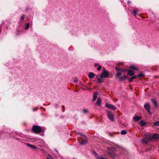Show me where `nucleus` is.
Listing matches in <instances>:
<instances>
[{
    "mask_svg": "<svg viewBox=\"0 0 159 159\" xmlns=\"http://www.w3.org/2000/svg\"><path fill=\"white\" fill-rule=\"evenodd\" d=\"M33 131L36 134H39L41 132L42 129L41 127L38 125H34L32 127Z\"/></svg>",
    "mask_w": 159,
    "mask_h": 159,
    "instance_id": "1",
    "label": "nucleus"
},
{
    "mask_svg": "<svg viewBox=\"0 0 159 159\" xmlns=\"http://www.w3.org/2000/svg\"><path fill=\"white\" fill-rule=\"evenodd\" d=\"M121 75V73H117L116 76L117 78L119 79V80L123 82L125 81L127 78V76L126 75H125L121 77H120V76Z\"/></svg>",
    "mask_w": 159,
    "mask_h": 159,
    "instance_id": "2",
    "label": "nucleus"
},
{
    "mask_svg": "<svg viewBox=\"0 0 159 159\" xmlns=\"http://www.w3.org/2000/svg\"><path fill=\"white\" fill-rule=\"evenodd\" d=\"M106 112L107 116L110 120L112 121H114L115 120V118L113 113L108 111H107Z\"/></svg>",
    "mask_w": 159,
    "mask_h": 159,
    "instance_id": "3",
    "label": "nucleus"
},
{
    "mask_svg": "<svg viewBox=\"0 0 159 159\" xmlns=\"http://www.w3.org/2000/svg\"><path fill=\"white\" fill-rule=\"evenodd\" d=\"M109 75L108 74V72L105 69L103 68V70L102 74L100 75V77L101 78H105L107 77H108Z\"/></svg>",
    "mask_w": 159,
    "mask_h": 159,
    "instance_id": "4",
    "label": "nucleus"
},
{
    "mask_svg": "<svg viewBox=\"0 0 159 159\" xmlns=\"http://www.w3.org/2000/svg\"><path fill=\"white\" fill-rule=\"evenodd\" d=\"M106 107L108 109H112L113 110H115L116 109V107L113 105L109 104L108 103H106L105 104Z\"/></svg>",
    "mask_w": 159,
    "mask_h": 159,
    "instance_id": "5",
    "label": "nucleus"
},
{
    "mask_svg": "<svg viewBox=\"0 0 159 159\" xmlns=\"http://www.w3.org/2000/svg\"><path fill=\"white\" fill-rule=\"evenodd\" d=\"M144 107L149 114H151L150 111V107L148 104L145 103L144 105Z\"/></svg>",
    "mask_w": 159,
    "mask_h": 159,
    "instance_id": "6",
    "label": "nucleus"
},
{
    "mask_svg": "<svg viewBox=\"0 0 159 159\" xmlns=\"http://www.w3.org/2000/svg\"><path fill=\"white\" fill-rule=\"evenodd\" d=\"M108 155L113 158H115L117 157V155L112 151H111L108 153Z\"/></svg>",
    "mask_w": 159,
    "mask_h": 159,
    "instance_id": "7",
    "label": "nucleus"
},
{
    "mask_svg": "<svg viewBox=\"0 0 159 159\" xmlns=\"http://www.w3.org/2000/svg\"><path fill=\"white\" fill-rule=\"evenodd\" d=\"M88 142V140L86 138L84 139H82L81 141H79V143L82 144V145H86Z\"/></svg>",
    "mask_w": 159,
    "mask_h": 159,
    "instance_id": "8",
    "label": "nucleus"
},
{
    "mask_svg": "<svg viewBox=\"0 0 159 159\" xmlns=\"http://www.w3.org/2000/svg\"><path fill=\"white\" fill-rule=\"evenodd\" d=\"M98 93L97 92H95L93 94V97L92 99V102H94L96 101L97 97V94Z\"/></svg>",
    "mask_w": 159,
    "mask_h": 159,
    "instance_id": "9",
    "label": "nucleus"
},
{
    "mask_svg": "<svg viewBox=\"0 0 159 159\" xmlns=\"http://www.w3.org/2000/svg\"><path fill=\"white\" fill-rule=\"evenodd\" d=\"M152 138L154 139H157L159 138V134H154L152 135Z\"/></svg>",
    "mask_w": 159,
    "mask_h": 159,
    "instance_id": "10",
    "label": "nucleus"
},
{
    "mask_svg": "<svg viewBox=\"0 0 159 159\" xmlns=\"http://www.w3.org/2000/svg\"><path fill=\"white\" fill-rule=\"evenodd\" d=\"M95 74L93 72H90L88 75V76L90 79H92L93 78Z\"/></svg>",
    "mask_w": 159,
    "mask_h": 159,
    "instance_id": "11",
    "label": "nucleus"
},
{
    "mask_svg": "<svg viewBox=\"0 0 159 159\" xmlns=\"http://www.w3.org/2000/svg\"><path fill=\"white\" fill-rule=\"evenodd\" d=\"M26 144L28 147H30L32 149H35L36 148V147L34 145H31L30 143H27Z\"/></svg>",
    "mask_w": 159,
    "mask_h": 159,
    "instance_id": "12",
    "label": "nucleus"
},
{
    "mask_svg": "<svg viewBox=\"0 0 159 159\" xmlns=\"http://www.w3.org/2000/svg\"><path fill=\"white\" fill-rule=\"evenodd\" d=\"M133 119L134 120L135 122H137L140 120L141 118L138 116H136L134 117Z\"/></svg>",
    "mask_w": 159,
    "mask_h": 159,
    "instance_id": "13",
    "label": "nucleus"
},
{
    "mask_svg": "<svg viewBox=\"0 0 159 159\" xmlns=\"http://www.w3.org/2000/svg\"><path fill=\"white\" fill-rule=\"evenodd\" d=\"M92 153L96 157V158L99 159L98 155L96 152L95 151H93L92 152Z\"/></svg>",
    "mask_w": 159,
    "mask_h": 159,
    "instance_id": "14",
    "label": "nucleus"
},
{
    "mask_svg": "<svg viewBox=\"0 0 159 159\" xmlns=\"http://www.w3.org/2000/svg\"><path fill=\"white\" fill-rule=\"evenodd\" d=\"M95 106L96 107L99 106V97L98 98L97 102L95 103Z\"/></svg>",
    "mask_w": 159,
    "mask_h": 159,
    "instance_id": "15",
    "label": "nucleus"
},
{
    "mask_svg": "<svg viewBox=\"0 0 159 159\" xmlns=\"http://www.w3.org/2000/svg\"><path fill=\"white\" fill-rule=\"evenodd\" d=\"M128 71V75L130 76H132L134 74V72L132 71V70H129L127 71Z\"/></svg>",
    "mask_w": 159,
    "mask_h": 159,
    "instance_id": "16",
    "label": "nucleus"
},
{
    "mask_svg": "<svg viewBox=\"0 0 159 159\" xmlns=\"http://www.w3.org/2000/svg\"><path fill=\"white\" fill-rule=\"evenodd\" d=\"M139 123L141 126H144L145 125V122L143 120H141L139 122Z\"/></svg>",
    "mask_w": 159,
    "mask_h": 159,
    "instance_id": "17",
    "label": "nucleus"
},
{
    "mask_svg": "<svg viewBox=\"0 0 159 159\" xmlns=\"http://www.w3.org/2000/svg\"><path fill=\"white\" fill-rule=\"evenodd\" d=\"M152 102L153 105L157 107V102L154 99H152Z\"/></svg>",
    "mask_w": 159,
    "mask_h": 159,
    "instance_id": "18",
    "label": "nucleus"
},
{
    "mask_svg": "<svg viewBox=\"0 0 159 159\" xmlns=\"http://www.w3.org/2000/svg\"><path fill=\"white\" fill-rule=\"evenodd\" d=\"M130 68L131 69L135 71H137V70H139V69L137 67H136L135 66H131L130 67Z\"/></svg>",
    "mask_w": 159,
    "mask_h": 159,
    "instance_id": "19",
    "label": "nucleus"
},
{
    "mask_svg": "<svg viewBox=\"0 0 159 159\" xmlns=\"http://www.w3.org/2000/svg\"><path fill=\"white\" fill-rule=\"evenodd\" d=\"M138 11L136 10H135L133 11V13L134 15L135 16H136V15H138L139 14L138 13Z\"/></svg>",
    "mask_w": 159,
    "mask_h": 159,
    "instance_id": "20",
    "label": "nucleus"
},
{
    "mask_svg": "<svg viewBox=\"0 0 159 159\" xmlns=\"http://www.w3.org/2000/svg\"><path fill=\"white\" fill-rule=\"evenodd\" d=\"M30 25V23H28L25 25V29L26 30H27L29 27Z\"/></svg>",
    "mask_w": 159,
    "mask_h": 159,
    "instance_id": "21",
    "label": "nucleus"
},
{
    "mask_svg": "<svg viewBox=\"0 0 159 159\" xmlns=\"http://www.w3.org/2000/svg\"><path fill=\"white\" fill-rule=\"evenodd\" d=\"M127 132L125 130H122L121 132V134L122 135L125 134Z\"/></svg>",
    "mask_w": 159,
    "mask_h": 159,
    "instance_id": "22",
    "label": "nucleus"
},
{
    "mask_svg": "<svg viewBox=\"0 0 159 159\" xmlns=\"http://www.w3.org/2000/svg\"><path fill=\"white\" fill-rule=\"evenodd\" d=\"M155 126H159V121H157L155 122L153 124Z\"/></svg>",
    "mask_w": 159,
    "mask_h": 159,
    "instance_id": "23",
    "label": "nucleus"
},
{
    "mask_svg": "<svg viewBox=\"0 0 159 159\" xmlns=\"http://www.w3.org/2000/svg\"><path fill=\"white\" fill-rule=\"evenodd\" d=\"M138 77H142L144 76V74L142 73H139L138 75Z\"/></svg>",
    "mask_w": 159,
    "mask_h": 159,
    "instance_id": "24",
    "label": "nucleus"
},
{
    "mask_svg": "<svg viewBox=\"0 0 159 159\" xmlns=\"http://www.w3.org/2000/svg\"><path fill=\"white\" fill-rule=\"evenodd\" d=\"M47 159H53L52 157L50 155H48L47 156Z\"/></svg>",
    "mask_w": 159,
    "mask_h": 159,
    "instance_id": "25",
    "label": "nucleus"
},
{
    "mask_svg": "<svg viewBox=\"0 0 159 159\" xmlns=\"http://www.w3.org/2000/svg\"><path fill=\"white\" fill-rule=\"evenodd\" d=\"M128 70H125V69H120V72H118V73H121V74L123 72L125 71H127Z\"/></svg>",
    "mask_w": 159,
    "mask_h": 159,
    "instance_id": "26",
    "label": "nucleus"
},
{
    "mask_svg": "<svg viewBox=\"0 0 159 159\" xmlns=\"http://www.w3.org/2000/svg\"><path fill=\"white\" fill-rule=\"evenodd\" d=\"M94 66L96 67H97V66H98V67L97 68V70L98 71H99V65L98 64L95 63Z\"/></svg>",
    "mask_w": 159,
    "mask_h": 159,
    "instance_id": "27",
    "label": "nucleus"
},
{
    "mask_svg": "<svg viewBox=\"0 0 159 159\" xmlns=\"http://www.w3.org/2000/svg\"><path fill=\"white\" fill-rule=\"evenodd\" d=\"M134 78H133V76L131 77L130 78L129 80V81L131 82L132 80H134Z\"/></svg>",
    "mask_w": 159,
    "mask_h": 159,
    "instance_id": "28",
    "label": "nucleus"
},
{
    "mask_svg": "<svg viewBox=\"0 0 159 159\" xmlns=\"http://www.w3.org/2000/svg\"><path fill=\"white\" fill-rule=\"evenodd\" d=\"M88 111L86 109H84L83 110V112L85 114H86L88 112Z\"/></svg>",
    "mask_w": 159,
    "mask_h": 159,
    "instance_id": "29",
    "label": "nucleus"
},
{
    "mask_svg": "<svg viewBox=\"0 0 159 159\" xmlns=\"http://www.w3.org/2000/svg\"><path fill=\"white\" fill-rule=\"evenodd\" d=\"M25 16L23 15L20 18V20H23L25 18Z\"/></svg>",
    "mask_w": 159,
    "mask_h": 159,
    "instance_id": "30",
    "label": "nucleus"
},
{
    "mask_svg": "<svg viewBox=\"0 0 159 159\" xmlns=\"http://www.w3.org/2000/svg\"><path fill=\"white\" fill-rule=\"evenodd\" d=\"M74 81L75 82L77 83L78 82V79L76 78H75L74 79Z\"/></svg>",
    "mask_w": 159,
    "mask_h": 159,
    "instance_id": "31",
    "label": "nucleus"
},
{
    "mask_svg": "<svg viewBox=\"0 0 159 159\" xmlns=\"http://www.w3.org/2000/svg\"><path fill=\"white\" fill-rule=\"evenodd\" d=\"M98 74L97 75V78L98 80V83H99V78L98 77Z\"/></svg>",
    "mask_w": 159,
    "mask_h": 159,
    "instance_id": "32",
    "label": "nucleus"
},
{
    "mask_svg": "<svg viewBox=\"0 0 159 159\" xmlns=\"http://www.w3.org/2000/svg\"><path fill=\"white\" fill-rule=\"evenodd\" d=\"M78 134H79V135H82L84 137H85V135L82 134L81 133H78Z\"/></svg>",
    "mask_w": 159,
    "mask_h": 159,
    "instance_id": "33",
    "label": "nucleus"
},
{
    "mask_svg": "<svg viewBox=\"0 0 159 159\" xmlns=\"http://www.w3.org/2000/svg\"><path fill=\"white\" fill-rule=\"evenodd\" d=\"M133 77L134 79H136V78H137L138 77V75H134V76H133Z\"/></svg>",
    "mask_w": 159,
    "mask_h": 159,
    "instance_id": "34",
    "label": "nucleus"
},
{
    "mask_svg": "<svg viewBox=\"0 0 159 159\" xmlns=\"http://www.w3.org/2000/svg\"><path fill=\"white\" fill-rule=\"evenodd\" d=\"M115 69L117 71H120V70L117 67H116L115 68Z\"/></svg>",
    "mask_w": 159,
    "mask_h": 159,
    "instance_id": "35",
    "label": "nucleus"
},
{
    "mask_svg": "<svg viewBox=\"0 0 159 159\" xmlns=\"http://www.w3.org/2000/svg\"><path fill=\"white\" fill-rule=\"evenodd\" d=\"M100 159H107V158H105L104 157H100Z\"/></svg>",
    "mask_w": 159,
    "mask_h": 159,
    "instance_id": "36",
    "label": "nucleus"
},
{
    "mask_svg": "<svg viewBox=\"0 0 159 159\" xmlns=\"http://www.w3.org/2000/svg\"><path fill=\"white\" fill-rule=\"evenodd\" d=\"M109 148L110 149V150L111 151V149H114V147L110 148Z\"/></svg>",
    "mask_w": 159,
    "mask_h": 159,
    "instance_id": "37",
    "label": "nucleus"
},
{
    "mask_svg": "<svg viewBox=\"0 0 159 159\" xmlns=\"http://www.w3.org/2000/svg\"><path fill=\"white\" fill-rule=\"evenodd\" d=\"M148 139L149 140H151L152 139V138L151 137H149Z\"/></svg>",
    "mask_w": 159,
    "mask_h": 159,
    "instance_id": "38",
    "label": "nucleus"
},
{
    "mask_svg": "<svg viewBox=\"0 0 159 159\" xmlns=\"http://www.w3.org/2000/svg\"><path fill=\"white\" fill-rule=\"evenodd\" d=\"M33 110L34 111H35V109H33Z\"/></svg>",
    "mask_w": 159,
    "mask_h": 159,
    "instance_id": "39",
    "label": "nucleus"
},
{
    "mask_svg": "<svg viewBox=\"0 0 159 159\" xmlns=\"http://www.w3.org/2000/svg\"><path fill=\"white\" fill-rule=\"evenodd\" d=\"M102 68L101 66H100V69H101Z\"/></svg>",
    "mask_w": 159,
    "mask_h": 159,
    "instance_id": "40",
    "label": "nucleus"
},
{
    "mask_svg": "<svg viewBox=\"0 0 159 159\" xmlns=\"http://www.w3.org/2000/svg\"><path fill=\"white\" fill-rule=\"evenodd\" d=\"M129 2H129V1L128 2V4H129Z\"/></svg>",
    "mask_w": 159,
    "mask_h": 159,
    "instance_id": "41",
    "label": "nucleus"
},
{
    "mask_svg": "<svg viewBox=\"0 0 159 159\" xmlns=\"http://www.w3.org/2000/svg\"><path fill=\"white\" fill-rule=\"evenodd\" d=\"M100 83L101 82V79H100Z\"/></svg>",
    "mask_w": 159,
    "mask_h": 159,
    "instance_id": "42",
    "label": "nucleus"
},
{
    "mask_svg": "<svg viewBox=\"0 0 159 159\" xmlns=\"http://www.w3.org/2000/svg\"><path fill=\"white\" fill-rule=\"evenodd\" d=\"M100 103H101V100H100Z\"/></svg>",
    "mask_w": 159,
    "mask_h": 159,
    "instance_id": "43",
    "label": "nucleus"
}]
</instances>
